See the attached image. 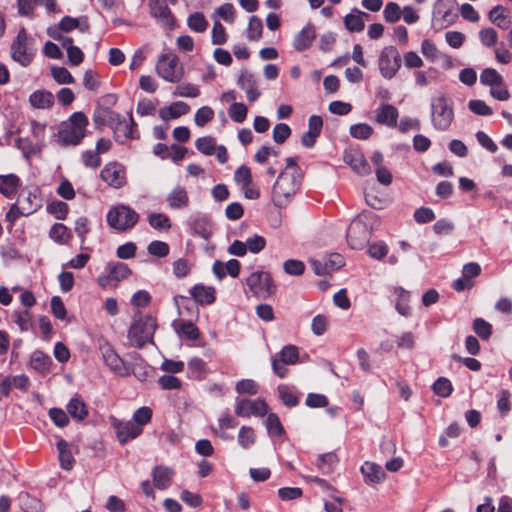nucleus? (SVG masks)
Instances as JSON below:
<instances>
[{
    "instance_id": "obj_9",
    "label": "nucleus",
    "mask_w": 512,
    "mask_h": 512,
    "mask_svg": "<svg viewBox=\"0 0 512 512\" xmlns=\"http://www.w3.org/2000/svg\"><path fill=\"white\" fill-rule=\"evenodd\" d=\"M379 70L385 79H392L401 67V56L394 46H386L382 49L379 60Z\"/></svg>"
},
{
    "instance_id": "obj_11",
    "label": "nucleus",
    "mask_w": 512,
    "mask_h": 512,
    "mask_svg": "<svg viewBox=\"0 0 512 512\" xmlns=\"http://www.w3.org/2000/svg\"><path fill=\"white\" fill-rule=\"evenodd\" d=\"M100 177L109 186L117 189L126 183L125 169L116 162L106 164L100 172Z\"/></svg>"
},
{
    "instance_id": "obj_49",
    "label": "nucleus",
    "mask_w": 512,
    "mask_h": 512,
    "mask_svg": "<svg viewBox=\"0 0 512 512\" xmlns=\"http://www.w3.org/2000/svg\"><path fill=\"white\" fill-rule=\"evenodd\" d=\"M453 390L451 382L444 377H440L433 384V391L440 397H448Z\"/></svg>"
},
{
    "instance_id": "obj_56",
    "label": "nucleus",
    "mask_w": 512,
    "mask_h": 512,
    "mask_svg": "<svg viewBox=\"0 0 512 512\" xmlns=\"http://www.w3.org/2000/svg\"><path fill=\"white\" fill-rule=\"evenodd\" d=\"M328 328V319L324 315H317L312 319L311 330L317 336L323 335Z\"/></svg>"
},
{
    "instance_id": "obj_34",
    "label": "nucleus",
    "mask_w": 512,
    "mask_h": 512,
    "mask_svg": "<svg viewBox=\"0 0 512 512\" xmlns=\"http://www.w3.org/2000/svg\"><path fill=\"white\" fill-rule=\"evenodd\" d=\"M49 236L53 241L62 245L67 244L72 238L70 230L61 223H56L51 227Z\"/></svg>"
},
{
    "instance_id": "obj_58",
    "label": "nucleus",
    "mask_w": 512,
    "mask_h": 512,
    "mask_svg": "<svg viewBox=\"0 0 512 512\" xmlns=\"http://www.w3.org/2000/svg\"><path fill=\"white\" fill-rule=\"evenodd\" d=\"M49 417L58 427H65L69 423V418L66 412L60 408H51L49 410Z\"/></svg>"
},
{
    "instance_id": "obj_53",
    "label": "nucleus",
    "mask_w": 512,
    "mask_h": 512,
    "mask_svg": "<svg viewBox=\"0 0 512 512\" xmlns=\"http://www.w3.org/2000/svg\"><path fill=\"white\" fill-rule=\"evenodd\" d=\"M262 31L263 25L261 20L255 16L251 17L248 25V39L251 41L259 39L262 35Z\"/></svg>"
},
{
    "instance_id": "obj_22",
    "label": "nucleus",
    "mask_w": 512,
    "mask_h": 512,
    "mask_svg": "<svg viewBox=\"0 0 512 512\" xmlns=\"http://www.w3.org/2000/svg\"><path fill=\"white\" fill-rule=\"evenodd\" d=\"M189 112V105L178 101L174 102L169 106H165L159 110V117L163 121H169L173 119H177L182 115H185Z\"/></svg>"
},
{
    "instance_id": "obj_52",
    "label": "nucleus",
    "mask_w": 512,
    "mask_h": 512,
    "mask_svg": "<svg viewBox=\"0 0 512 512\" xmlns=\"http://www.w3.org/2000/svg\"><path fill=\"white\" fill-rule=\"evenodd\" d=\"M283 269L289 275L299 276L303 274L305 270V264L300 260L289 259L284 262Z\"/></svg>"
},
{
    "instance_id": "obj_31",
    "label": "nucleus",
    "mask_w": 512,
    "mask_h": 512,
    "mask_svg": "<svg viewBox=\"0 0 512 512\" xmlns=\"http://www.w3.org/2000/svg\"><path fill=\"white\" fill-rule=\"evenodd\" d=\"M60 466L64 470H70L74 465V457L67 441L61 439L57 442Z\"/></svg>"
},
{
    "instance_id": "obj_32",
    "label": "nucleus",
    "mask_w": 512,
    "mask_h": 512,
    "mask_svg": "<svg viewBox=\"0 0 512 512\" xmlns=\"http://www.w3.org/2000/svg\"><path fill=\"white\" fill-rule=\"evenodd\" d=\"M239 86L246 91L249 101L254 102L260 96V92L256 88L253 76L250 74H242L238 79Z\"/></svg>"
},
{
    "instance_id": "obj_19",
    "label": "nucleus",
    "mask_w": 512,
    "mask_h": 512,
    "mask_svg": "<svg viewBox=\"0 0 512 512\" xmlns=\"http://www.w3.org/2000/svg\"><path fill=\"white\" fill-rule=\"evenodd\" d=\"M58 29L65 33L71 32L75 29H78L82 33H86L90 29V24L86 16L79 18L65 16L59 22Z\"/></svg>"
},
{
    "instance_id": "obj_48",
    "label": "nucleus",
    "mask_w": 512,
    "mask_h": 512,
    "mask_svg": "<svg viewBox=\"0 0 512 512\" xmlns=\"http://www.w3.org/2000/svg\"><path fill=\"white\" fill-rule=\"evenodd\" d=\"M51 74L54 80L59 84H72L74 78L65 67H52Z\"/></svg>"
},
{
    "instance_id": "obj_46",
    "label": "nucleus",
    "mask_w": 512,
    "mask_h": 512,
    "mask_svg": "<svg viewBox=\"0 0 512 512\" xmlns=\"http://www.w3.org/2000/svg\"><path fill=\"white\" fill-rule=\"evenodd\" d=\"M401 8L395 2H389L383 11L384 19L388 23H395L401 18Z\"/></svg>"
},
{
    "instance_id": "obj_44",
    "label": "nucleus",
    "mask_w": 512,
    "mask_h": 512,
    "mask_svg": "<svg viewBox=\"0 0 512 512\" xmlns=\"http://www.w3.org/2000/svg\"><path fill=\"white\" fill-rule=\"evenodd\" d=\"M147 251L152 256L163 258L169 254L170 248L166 242L155 240L148 245Z\"/></svg>"
},
{
    "instance_id": "obj_45",
    "label": "nucleus",
    "mask_w": 512,
    "mask_h": 512,
    "mask_svg": "<svg viewBox=\"0 0 512 512\" xmlns=\"http://www.w3.org/2000/svg\"><path fill=\"white\" fill-rule=\"evenodd\" d=\"M103 358L107 366L113 371L120 372L122 370L123 361L112 349H107L103 354Z\"/></svg>"
},
{
    "instance_id": "obj_54",
    "label": "nucleus",
    "mask_w": 512,
    "mask_h": 512,
    "mask_svg": "<svg viewBox=\"0 0 512 512\" xmlns=\"http://www.w3.org/2000/svg\"><path fill=\"white\" fill-rule=\"evenodd\" d=\"M279 356L283 364H295L298 361V349L293 345L285 346Z\"/></svg>"
},
{
    "instance_id": "obj_1",
    "label": "nucleus",
    "mask_w": 512,
    "mask_h": 512,
    "mask_svg": "<svg viewBox=\"0 0 512 512\" xmlns=\"http://www.w3.org/2000/svg\"><path fill=\"white\" fill-rule=\"evenodd\" d=\"M42 195L39 188L22 189L18 195L16 202H14L5 215V220L9 222L11 227L20 217H28L34 214L42 207Z\"/></svg>"
},
{
    "instance_id": "obj_36",
    "label": "nucleus",
    "mask_w": 512,
    "mask_h": 512,
    "mask_svg": "<svg viewBox=\"0 0 512 512\" xmlns=\"http://www.w3.org/2000/svg\"><path fill=\"white\" fill-rule=\"evenodd\" d=\"M147 219L150 226L155 230L168 231L171 228L169 217L163 213H150Z\"/></svg>"
},
{
    "instance_id": "obj_37",
    "label": "nucleus",
    "mask_w": 512,
    "mask_h": 512,
    "mask_svg": "<svg viewBox=\"0 0 512 512\" xmlns=\"http://www.w3.org/2000/svg\"><path fill=\"white\" fill-rule=\"evenodd\" d=\"M489 19L498 27L507 29L510 25V20L506 15L504 7L497 5L489 12Z\"/></svg>"
},
{
    "instance_id": "obj_61",
    "label": "nucleus",
    "mask_w": 512,
    "mask_h": 512,
    "mask_svg": "<svg viewBox=\"0 0 512 512\" xmlns=\"http://www.w3.org/2000/svg\"><path fill=\"white\" fill-rule=\"evenodd\" d=\"M279 397L287 407H294L298 404V398L287 386L278 387Z\"/></svg>"
},
{
    "instance_id": "obj_17",
    "label": "nucleus",
    "mask_w": 512,
    "mask_h": 512,
    "mask_svg": "<svg viewBox=\"0 0 512 512\" xmlns=\"http://www.w3.org/2000/svg\"><path fill=\"white\" fill-rule=\"evenodd\" d=\"M345 162L359 175L365 176L371 173V168L362 153L357 151L347 152Z\"/></svg>"
},
{
    "instance_id": "obj_8",
    "label": "nucleus",
    "mask_w": 512,
    "mask_h": 512,
    "mask_svg": "<svg viewBox=\"0 0 512 512\" xmlns=\"http://www.w3.org/2000/svg\"><path fill=\"white\" fill-rule=\"evenodd\" d=\"M156 70L160 77L170 82H178L183 75L179 59L172 53L162 54L158 58Z\"/></svg>"
},
{
    "instance_id": "obj_26",
    "label": "nucleus",
    "mask_w": 512,
    "mask_h": 512,
    "mask_svg": "<svg viewBox=\"0 0 512 512\" xmlns=\"http://www.w3.org/2000/svg\"><path fill=\"white\" fill-rule=\"evenodd\" d=\"M121 115L109 108H99L95 111L94 122L98 126H109L111 129L117 124Z\"/></svg>"
},
{
    "instance_id": "obj_42",
    "label": "nucleus",
    "mask_w": 512,
    "mask_h": 512,
    "mask_svg": "<svg viewBox=\"0 0 512 512\" xmlns=\"http://www.w3.org/2000/svg\"><path fill=\"white\" fill-rule=\"evenodd\" d=\"M265 425H266L268 433L271 436H280V435H282L284 433V429H283V426H282V424L280 422V419L274 413H270L267 416L266 421H265Z\"/></svg>"
},
{
    "instance_id": "obj_40",
    "label": "nucleus",
    "mask_w": 512,
    "mask_h": 512,
    "mask_svg": "<svg viewBox=\"0 0 512 512\" xmlns=\"http://www.w3.org/2000/svg\"><path fill=\"white\" fill-rule=\"evenodd\" d=\"M374 129L366 123H359L350 127V135L359 140H367L373 134Z\"/></svg>"
},
{
    "instance_id": "obj_55",
    "label": "nucleus",
    "mask_w": 512,
    "mask_h": 512,
    "mask_svg": "<svg viewBox=\"0 0 512 512\" xmlns=\"http://www.w3.org/2000/svg\"><path fill=\"white\" fill-rule=\"evenodd\" d=\"M196 146L203 154L212 155L216 149V141L210 136L202 137L196 141Z\"/></svg>"
},
{
    "instance_id": "obj_18",
    "label": "nucleus",
    "mask_w": 512,
    "mask_h": 512,
    "mask_svg": "<svg viewBox=\"0 0 512 512\" xmlns=\"http://www.w3.org/2000/svg\"><path fill=\"white\" fill-rule=\"evenodd\" d=\"M323 126V121L320 116L312 115L308 121V132L304 133L301 138L302 144L311 148L314 146L316 138L320 135Z\"/></svg>"
},
{
    "instance_id": "obj_28",
    "label": "nucleus",
    "mask_w": 512,
    "mask_h": 512,
    "mask_svg": "<svg viewBox=\"0 0 512 512\" xmlns=\"http://www.w3.org/2000/svg\"><path fill=\"white\" fill-rule=\"evenodd\" d=\"M154 486L160 490L166 489L173 477V471L164 466H156L152 471Z\"/></svg>"
},
{
    "instance_id": "obj_4",
    "label": "nucleus",
    "mask_w": 512,
    "mask_h": 512,
    "mask_svg": "<svg viewBox=\"0 0 512 512\" xmlns=\"http://www.w3.org/2000/svg\"><path fill=\"white\" fill-rule=\"evenodd\" d=\"M156 327V319L153 316L135 313L128 330V340L131 346L141 348L151 342Z\"/></svg>"
},
{
    "instance_id": "obj_30",
    "label": "nucleus",
    "mask_w": 512,
    "mask_h": 512,
    "mask_svg": "<svg viewBox=\"0 0 512 512\" xmlns=\"http://www.w3.org/2000/svg\"><path fill=\"white\" fill-rule=\"evenodd\" d=\"M338 463V457L335 453L329 452L321 454L316 460V467L323 475H329L333 473Z\"/></svg>"
},
{
    "instance_id": "obj_38",
    "label": "nucleus",
    "mask_w": 512,
    "mask_h": 512,
    "mask_svg": "<svg viewBox=\"0 0 512 512\" xmlns=\"http://www.w3.org/2000/svg\"><path fill=\"white\" fill-rule=\"evenodd\" d=\"M31 367L39 372H44L49 369L51 358L41 351L33 352L31 356Z\"/></svg>"
},
{
    "instance_id": "obj_39",
    "label": "nucleus",
    "mask_w": 512,
    "mask_h": 512,
    "mask_svg": "<svg viewBox=\"0 0 512 512\" xmlns=\"http://www.w3.org/2000/svg\"><path fill=\"white\" fill-rule=\"evenodd\" d=\"M152 415V409L150 407L143 406L133 413L131 420L139 425V429L143 430V427L151 421Z\"/></svg>"
},
{
    "instance_id": "obj_59",
    "label": "nucleus",
    "mask_w": 512,
    "mask_h": 512,
    "mask_svg": "<svg viewBox=\"0 0 512 512\" xmlns=\"http://www.w3.org/2000/svg\"><path fill=\"white\" fill-rule=\"evenodd\" d=\"M236 391L240 394L255 395L258 392V385L254 380L244 379L236 384Z\"/></svg>"
},
{
    "instance_id": "obj_64",
    "label": "nucleus",
    "mask_w": 512,
    "mask_h": 512,
    "mask_svg": "<svg viewBox=\"0 0 512 512\" xmlns=\"http://www.w3.org/2000/svg\"><path fill=\"white\" fill-rule=\"evenodd\" d=\"M51 311L53 315L60 320H64L66 318V308L64 306L63 301L60 297L54 296L51 299Z\"/></svg>"
},
{
    "instance_id": "obj_12",
    "label": "nucleus",
    "mask_w": 512,
    "mask_h": 512,
    "mask_svg": "<svg viewBox=\"0 0 512 512\" xmlns=\"http://www.w3.org/2000/svg\"><path fill=\"white\" fill-rule=\"evenodd\" d=\"M268 405L262 399L247 400L243 399L237 402L235 413L239 417H262L267 413Z\"/></svg>"
},
{
    "instance_id": "obj_10",
    "label": "nucleus",
    "mask_w": 512,
    "mask_h": 512,
    "mask_svg": "<svg viewBox=\"0 0 512 512\" xmlns=\"http://www.w3.org/2000/svg\"><path fill=\"white\" fill-rule=\"evenodd\" d=\"M366 216L355 219L347 231V241L354 249L362 248L371 235V227L365 220Z\"/></svg>"
},
{
    "instance_id": "obj_2",
    "label": "nucleus",
    "mask_w": 512,
    "mask_h": 512,
    "mask_svg": "<svg viewBox=\"0 0 512 512\" xmlns=\"http://www.w3.org/2000/svg\"><path fill=\"white\" fill-rule=\"evenodd\" d=\"M89 120L83 112H74L66 121L60 123L57 143L61 146H76L86 135Z\"/></svg>"
},
{
    "instance_id": "obj_6",
    "label": "nucleus",
    "mask_w": 512,
    "mask_h": 512,
    "mask_svg": "<svg viewBox=\"0 0 512 512\" xmlns=\"http://www.w3.org/2000/svg\"><path fill=\"white\" fill-rule=\"evenodd\" d=\"M139 214L130 206L118 204L107 213V223L119 232L131 230L139 221Z\"/></svg>"
},
{
    "instance_id": "obj_57",
    "label": "nucleus",
    "mask_w": 512,
    "mask_h": 512,
    "mask_svg": "<svg viewBox=\"0 0 512 512\" xmlns=\"http://www.w3.org/2000/svg\"><path fill=\"white\" fill-rule=\"evenodd\" d=\"M291 134V129L287 124L279 123L273 129V140L277 144L284 143Z\"/></svg>"
},
{
    "instance_id": "obj_25",
    "label": "nucleus",
    "mask_w": 512,
    "mask_h": 512,
    "mask_svg": "<svg viewBox=\"0 0 512 512\" xmlns=\"http://www.w3.org/2000/svg\"><path fill=\"white\" fill-rule=\"evenodd\" d=\"M66 409L69 415L77 421H83L88 416L87 406L85 402L81 399V397L78 395H75L70 399L66 406Z\"/></svg>"
},
{
    "instance_id": "obj_3",
    "label": "nucleus",
    "mask_w": 512,
    "mask_h": 512,
    "mask_svg": "<svg viewBox=\"0 0 512 512\" xmlns=\"http://www.w3.org/2000/svg\"><path fill=\"white\" fill-rule=\"evenodd\" d=\"M301 184L300 173L282 171L272 189V202L276 207H286L298 191Z\"/></svg>"
},
{
    "instance_id": "obj_27",
    "label": "nucleus",
    "mask_w": 512,
    "mask_h": 512,
    "mask_svg": "<svg viewBox=\"0 0 512 512\" xmlns=\"http://www.w3.org/2000/svg\"><path fill=\"white\" fill-rule=\"evenodd\" d=\"M29 102L36 109H49L54 104V96L47 90H37L30 95Z\"/></svg>"
},
{
    "instance_id": "obj_63",
    "label": "nucleus",
    "mask_w": 512,
    "mask_h": 512,
    "mask_svg": "<svg viewBox=\"0 0 512 512\" xmlns=\"http://www.w3.org/2000/svg\"><path fill=\"white\" fill-rule=\"evenodd\" d=\"M469 109L481 116L491 115L492 109L482 100H471L468 103Z\"/></svg>"
},
{
    "instance_id": "obj_43",
    "label": "nucleus",
    "mask_w": 512,
    "mask_h": 512,
    "mask_svg": "<svg viewBox=\"0 0 512 512\" xmlns=\"http://www.w3.org/2000/svg\"><path fill=\"white\" fill-rule=\"evenodd\" d=\"M247 112L246 105L240 102L233 103L228 110L230 118L236 123H242L247 117Z\"/></svg>"
},
{
    "instance_id": "obj_20",
    "label": "nucleus",
    "mask_w": 512,
    "mask_h": 512,
    "mask_svg": "<svg viewBox=\"0 0 512 512\" xmlns=\"http://www.w3.org/2000/svg\"><path fill=\"white\" fill-rule=\"evenodd\" d=\"M481 272L478 263H468L463 267L462 277L456 280L454 288H469L474 285L473 278L477 277Z\"/></svg>"
},
{
    "instance_id": "obj_23",
    "label": "nucleus",
    "mask_w": 512,
    "mask_h": 512,
    "mask_svg": "<svg viewBox=\"0 0 512 512\" xmlns=\"http://www.w3.org/2000/svg\"><path fill=\"white\" fill-rule=\"evenodd\" d=\"M361 472L365 477L366 483L369 484L380 483L386 477V474L380 465L369 461L365 462L361 466Z\"/></svg>"
},
{
    "instance_id": "obj_51",
    "label": "nucleus",
    "mask_w": 512,
    "mask_h": 512,
    "mask_svg": "<svg viewBox=\"0 0 512 512\" xmlns=\"http://www.w3.org/2000/svg\"><path fill=\"white\" fill-rule=\"evenodd\" d=\"M47 210L50 214L54 215L57 219L63 220L67 217L69 208L65 202L54 201L48 205Z\"/></svg>"
},
{
    "instance_id": "obj_41",
    "label": "nucleus",
    "mask_w": 512,
    "mask_h": 512,
    "mask_svg": "<svg viewBox=\"0 0 512 512\" xmlns=\"http://www.w3.org/2000/svg\"><path fill=\"white\" fill-rule=\"evenodd\" d=\"M480 81L489 86H501L503 79L501 75L492 68L485 69L480 75Z\"/></svg>"
},
{
    "instance_id": "obj_7",
    "label": "nucleus",
    "mask_w": 512,
    "mask_h": 512,
    "mask_svg": "<svg viewBox=\"0 0 512 512\" xmlns=\"http://www.w3.org/2000/svg\"><path fill=\"white\" fill-rule=\"evenodd\" d=\"M454 118L451 102L443 95L436 97L432 103V121L435 128L446 130Z\"/></svg>"
},
{
    "instance_id": "obj_24",
    "label": "nucleus",
    "mask_w": 512,
    "mask_h": 512,
    "mask_svg": "<svg viewBox=\"0 0 512 512\" xmlns=\"http://www.w3.org/2000/svg\"><path fill=\"white\" fill-rule=\"evenodd\" d=\"M134 125L135 123L132 116H130L129 121L121 116L117 124L112 128L116 141L124 142L125 140L133 138Z\"/></svg>"
},
{
    "instance_id": "obj_35",
    "label": "nucleus",
    "mask_w": 512,
    "mask_h": 512,
    "mask_svg": "<svg viewBox=\"0 0 512 512\" xmlns=\"http://www.w3.org/2000/svg\"><path fill=\"white\" fill-rule=\"evenodd\" d=\"M167 201L171 208L185 207L189 203L187 191L182 187H176L168 196Z\"/></svg>"
},
{
    "instance_id": "obj_13",
    "label": "nucleus",
    "mask_w": 512,
    "mask_h": 512,
    "mask_svg": "<svg viewBox=\"0 0 512 512\" xmlns=\"http://www.w3.org/2000/svg\"><path fill=\"white\" fill-rule=\"evenodd\" d=\"M113 428L116 432L117 439L121 444H125L128 441L137 438L142 433V429H139V425L132 420H114Z\"/></svg>"
},
{
    "instance_id": "obj_14",
    "label": "nucleus",
    "mask_w": 512,
    "mask_h": 512,
    "mask_svg": "<svg viewBox=\"0 0 512 512\" xmlns=\"http://www.w3.org/2000/svg\"><path fill=\"white\" fill-rule=\"evenodd\" d=\"M148 7L150 9V14L157 18L163 25L168 27L173 26L174 18L165 1L149 0Z\"/></svg>"
},
{
    "instance_id": "obj_60",
    "label": "nucleus",
    "mask_w": 512,
    "mask_h": 512,
    "mask_svg": "<svg viewBox=\"0 0 512 512\" xmlns=\"http://www.w3.org/2000/svg\"><path fill=\"white\" fill-rule=\"evenodd\" d=\"M234 179L241 187L251 184L252 174L250 169L245 165L240 166L234 174Z\"/></svg>"
},
{
    "instance_id": "obj_33",
    "label": "nucleus",
    "mask_w": 512,
    "mask_h": 512,
    "mask_svg": "<svg viewBox=\"0 0 512 512\" xmlns=\"http://www.w3.org/2000/svg\"><path fill=\"white\" fill-rule=\"evenodd\" d=\"M249 288H270L272 286L271 276L267 272H253L247 278Z\"/></svg>"
},
{
    "instance_id": "obj_62",
    "label": "nucleus",
    "mask_w": 512,
    "mask_h": 512,
    "mask_svg": "<svg viewBox=\"0 0 512 512\" xmlns=\"http://www.w3.org/2000/svg\"><path fill=\"white\" fill-rule=\"evenodd\" d=\"M421 52L429 60H436L439 57V51L436 45L429 39H425L421 43Z\"/></svg>"
},
{
    "instance_id": "obj_50",
    "label": "nucleus",
    "mask_w": 512,
    "mask_h": 512,
    "mask_svg": "<svg viewBox=\"0 0 512 512\" xmlns=\"http://www.w3.org/2000/svg\"><path fill=\"white\" fill-rule=\"evenodd\" d=\"M473 329L475 333L482 339H488L492 333L491 324L482 318H476L474 320Z\"/></svg>"
},
{
    "instance_id": "obj_21",
    "label": "nucleus",
    "mask_w": 512,
    "mask_h": 512,
    "mask_svg": "<svg viewBox=\"0 0 512 512\" xmlns=\"http://www.w3.org/2000/svg\"><path fill=\"white\" fill-rule=\"evenodd\" d=\"M364 18H369V15L359 9H352V11L344 17V25L350 32H361L365 27Z\"/></svg>"
},
{
    "instance_id": "obj_16",
    "label": "nucleus",
    "mask_w": 512,
    "mask_h": 512,
    "mask_svg": "<svg viewBox=\"0 0 512 512\" xmlns=\"http://www.w3.org/2000/svg\"><path fill=\"white\" fill-rule=\"evenodd\" d=\"M398 119V110L391 104H382L375 111V121L380 125L395 127Z\"/></svg>"
},
{
    "instance_id": "obj_15",
    "label": "nucleus",
    "mask_w": 512,
    "mask_h": 512,
    "mask_svg": "<svg viewBox=\"0 0 512 512\" xmlns=\"http://www.w3.org/2000/svg\"><path fill=\"white\" fill-rule=\"evenodd\" d=\"M21 185L20 177L14 173L0 175V194L7 199H13Z\"/></svg>"
},
{
    "instance_id": "obj_5",
    "label": "nucleus",
    "mask_w": 512,
    "mask_h": 512,
    "mask_svg": "<svg viewBox=\"0 0 512 512\" xmlns=\"http://www.w3.org/2000/svg\"><path fill=\"white\" fill-rule=\"evenodd\" d=\"M36 51L33 37L22 27L11 44V58L22 67H27L33 62Z\"/></svg>"
},
{
    "instance_id": "obj_29",
    "label": "nucleus",
    "mask_w": 512,
    "mask_h": 512,
    "mask_svg": "<svg viewBox=\"0 0 512 512\" xmlns=\"http://www.w3.org/2000/svg\"><path fill=\"white\" fill-rule=\"evenodd\" d=\"M107 271L109 285H117L118 282L126 279L131 274V270L124 263L109 265Z\"/></svg>"
},
{
    "instance_id": "obj_47",
    "label": "nucleus",
    "mask_w": 512,
    "mask_h": 512,
    "mask_svg": "<svg viewBox=\"0 0 512 512\" xmlns=\"http://www.w3.org/2000/svg\"><path fill=\"white\" fill-rule=\"evenodd\" d=\"M239 444L243 448H249L255 442V433L253 428L248 426H242L238 434Z\"/></svg>"
}]
</instances>
